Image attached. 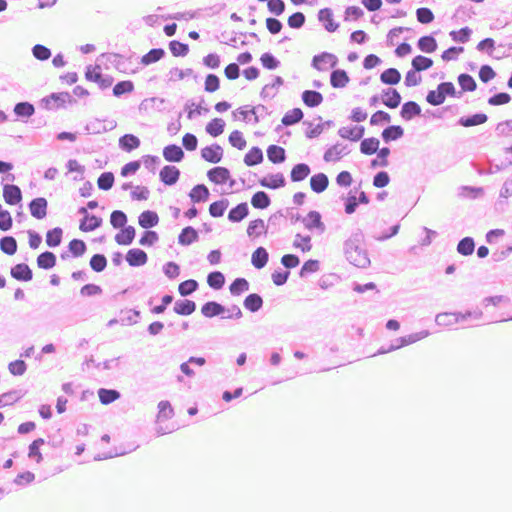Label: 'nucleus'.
Wrapping results in <instances>:
<instances>
[{"label": "nucleus", "mask_w": 512, "mask_h": 512, "mask_svg": "<svg viewBox=\"0 0 512 512\" xmlns=\"http://www.w3.org/2000/svg\"><path fill=\"white\" fill-rule=\"evenodd\" d=\"M363 243L364 234L361 229H356L343 245L346 259L358 268H367L370 265V259Z\"/></svg>", "instance_id": "nucleus-1"}, {"label": "nucleus", "mask_w": 512, "mask_h": 512, "mask_svg": "<svg viewBox=\"0 0 512 512\" xmlns=\"http://www.w3.org/2000/svg\"><path fill=\"white\" fill-rule=\"evenodd\" d=\"M76 99L69 92H53L40 100V107L53 111L65 108L66 104L76 103Z\"/></svg>", "instance_id": "nucleus-2"}, {"label": "nucleus", "mask_w": 512, "mask_h": 512, "mask_svg": "<svg viewBox=\"0 0 512 512\" xmlns=\"http://www.w3.org/2000/svg\"><path fill=\"white\" fill-rule=\"evenodd\" d=\"M170 102L165 98L150 97L144 99L139 105L140 113H147L150 108H153L159 112H169L170 108L167 106Z\"/></svg>", "instance_id": "nucleus-3"}, {"label": "nucleus", "mask_w": 512, "mask_h": 512, "mask_svg": "<svg viewBox=\"0 0 512 512\" xmlns=\"http://www.w3.org/2000/svg\"><path fill=\"white\" fill-rule=\"evenodd\" d=\"M323 64H328L331 68H335L338 64V58L336 55L330 52H321L312 58L311 66L318 70L323 71L325 68Z\"/></svg>", "instance_id": "nucleus-4"}, {"label": "nucleus", "mask_w": 512, "mask_h": 512, "mask_svg": "<svg viewBox=\"0 0 512 512\" xmlns=\"http://www.w3.org/2000/svg\"><path fill=\"white\" fill-rule=\"evenodd\" d=\"M223 148L217 144L213 143L201 149V158L206 162L217 164L223 158Z\"/></svg>", "instance_id": "nucleus-5"}, {"label": "nucleus", "mask_w": 512, "mask_h": 512, "mask_svg": "<svg viewBox=\"0 0 512 512\" xmlns=\"http://www.w3.org/2000/svg\"><path fill=\"white\" fill-rule=\"evenodd\" d=\"M28 208L30 214L38 220L44 219L47 215L48 201L44 197H36L33 198L29 204Z\"/></svg>", "instance_id": "nucleus-6"}, {"label": "nucleus", "mask_w": 512, "mask_h": 512, "mask_svg": "<svg viewBox=\"0 0 512 512\" xmlns=\"http://www.w3.org/2000/svg\"><path fill=\"white\" fill-rule=\"evenodd\" d=\"M180 170L174 165H165L159 173L160 181L166 186L175 185L180 178Z\"/></svg>", "instance_id": "nucleus-7"}, {"label": "nucleus", "mask_w": 512, "mask_h": 512, "mask_svg": "<svg viewBox=\"0 0 512 512\" xmlns=\"http://www.w3.org/2000/svg\"><path fill=\"white\" fill-rule=\"evenodd\" d=\"M3 198L8 205H17L22 201V191L15 184H3Z\"/></svg>", "instance_id": "nucleus-8"}, {"label": "nucleus", "mask_w": 512, "mask_h": 512, "mask_svg": "<svg viewBox=\"0 0 512 512\" xmlns=\"http://www.w3.org/2000/svg\"><path fill=\"white\" fill-rule=\"evenodd\" d=\"M318 20L324 26L325 30L332 33L338 30L340 24L333 19V11L331 8H322L317 14Z\"/></svg>", "instance_id": "nucleus-9"}, {"label": "nucleus", "mask_w": 512, "mask_h": 512, "mask_svg": "<svg viewBox=\"0 0 512 512\" xmlns=\"http://www.w3.org/2000/svg\"><path fill=\"white\" fill-rule=\"evenodd\" d=\"M10 275L17 281L29 282L33 279V271L26 263H18L11 267Z\"/></svg>", "instance_id": "nucleus-10"}, {"label": "nucleus", "mask_w": 512, "mask_h": 512, "mask_svg": "<svg viewBox=\"0 0 512 512\" xmlns=\"http://www.w3.org/2000/svg\"><path fill=\"white\" fill-rule=\"evenodd\" d=\"M125 259L131 267H141L148 262V255L140 248H132L126 253Z\"/></svg>", "instance_id": "nucleus-11"}, {"label": "nucleus", "mask_w": 512, "mask_h": 512, "mask_svg": "<svg viewBox=\"0 0 512 512\" xmlns=\"http://www.w3.org/2000/svg\"><path fill=\"white\" fill-rule=\"evenodd\" d=\"M303 224L306 229L312 231L314 229L323 233L326 229L325 224L322 221V216L318 211H310L305 218H303Z\"/></svg>", "instance_id": "nucleus-12"}, {"label": "nucleus", "mask_w": 512, "mask_h": 512, "mask_svg": "<svg viewBox=\"0 0 512 512\" xmlns=\"http://www.w3.org/2000/svg\"><path fill=\"white\" fill-rule=\"evenodd\" d=\"M226 307L217 301H207L201 306V314L206 318L224 316Z\"/></svg>", "instance_id": "nucleus-13"}, {"label": "nucleus", "mask_w": 512, "mask_h": 512, "mask_svg": "<svg viewBox=\"0 0 512 512\" xmlns=\"http://www.w3.org/2000/svg\"><path fill=\"white\" fill-rule=\"evenodd\" d=\"M259 184L268 189H279L286 185V179L282 173L268 174L259 179Z\"/></svg>", "instance_id": "nucleus-14"}, {"label": "nucleus", "mask_w": 512, "mask_h": 512, "mask_svg": "<svg viewBox=\"0 0 512 512\" xmlns=\"http://www.w3.org/2000/svg\"><path fill=\"white\" fill-rule=\"evenodd\" d=\"M207 177L211 182L222 185L230 179V170L226 167L216 166L208 170Z\"/></svg>", "instance_id": "nucleus-15"}, {"label": "nucleus", "mask_w": 512, "mask_h": 512, "mask_svg": "<svg viewBox=\"0 0 512 512\" xmlns=\"http://www.w3.org/2000/svg\"><path fill=\"white\" fill-rule=\"evenodd\" d=\"M163 157L168 162L179 163L184 159L185 153L179 145L169 144L163 149Z\"/></svg>", "instance_id": "nucleus-16"}, {"label": "nucleus", "mask_w": 512, "mask_h": 512, "mask_svg": "<svg viewBox=\"0 0 512 512\" xmlns=\"http://www.w3.org/2000/svg\"><path fill=\"white\" fill-rule=\"evenodd\" d=\"M488 120L487 114L478 112L472 115H465L457 120V124L462 127H473L486 123Z\"/></svg>", "instance_id": "nucleus-17"}, {"label": "nucleus", "mask_w": 512, "mask_h": 512, "mask_svg": "<svg viewBox=\"0 0 512 512\" xmlns=\"http://www.w3.org/2000/svg\"><path fill=\"white\" fill-rule=\"evenodd\" d=\"M382 95L386 97L382 99V102L389 109H395L401 104L402 97L395 88L390 87L383 89Z\"/></svg>", "instance_id": "nucleus-18"}, {"label": "nucleus", "mask_w": 512, "mask_h": 512, "mask_svg": "<svg viewBox=\"0 0 512 512\" xmlns=\"http://www.w3.org/2000/svg\"><path fill=\"white\" fill-rule=\"evenodd\" d=\"M364 126L341 127L338 130V135L341 138L348 139L353 142L361 140L364 136Z\"/></svg>", "instance_id": "nucleus-19"}, {"label": "nucleus", "mask_w": 512, "mask_h": 512, "mask_svg": "<svg viewBox=\"0 0 512 512\" xmlns=\"http://www.w3.org/2000/svg\"><path fill=\"white\" fill-rule=\"evenodd\" d=\"M120 229H121L120 232L117 233L114 237L115 242L118 245H123V246L131 245L136 236L135 228L131 225H127Z\"/></svg>", "instance_id": "nucleus-20"}, {"label": "nucleus", "mask_w": 512, "mask_h": 512, "mask_svg": "<svg viewBox=\"0 0 512 512\" xmlns=\"http://www.w3.org/2000/svg\"><path fill=\"white\" fill-rule=\"evenodd\" d=\"M349 151L347 150V145H343L341 143H337L331 147H329L324 155L323 159L325 162H336L340 160L341 156L347 155Z\"/></svg>", "instance_id": "nucleus-21"}, {"label": "nucleus", "mask_w": 512, "mask_h": 512, "mask_svg": "<svg viewBox=\"0 0 512 512\" xmlns=\"http://www.w3.org/2000/svg\"><path fill=\"white\" fill-rule=\"evenodd\" d=\"M421 107L415 101H407L405 102L400 110V116L405 121H410L413 118L421 115Z\"/></svg>", "instance_id": "nucleus-22"}, {"label": "nucleus", "mask_w": 512, "mask_h": 512, "mask_svg": "<svg viewBox=\"0 0 512 512\" xmlns=\"http://www.w3.org/2000/svg\"><path fill=\"white\" fill-rule=\"evenodd\" d=\"M199 240L198 231L192 226L184 227L178 235V243L181 246H189Z\"/></svg>", "instance_id": "nucleus-23"}, {"label": "nucleus", "mask_w": 512, "mask_h": 512, "mask_svg": "<svg viewBox=\"0 0 512 512\" xmlns=\"http://www.w3.org/2000/svg\"><path fill=\"white\" fill-rule=\"evenodd\" d=\"M249 215V207L246 202H241L228 212V220L232 223H239Z\"/></svg>", "instance_id": "nucleus-24"}, {"label": "nucleus", "mask_w": 512, "mask_h": 512, "mask_svg": "<svg viewBox=\"0 0 512 512\" xmlns=\"http://www.w3.org/2000/svg\"><path fill=\"white\" fill-rule=\"evenodd\" d=\"M328 185L329 178L323 172L316 173L310 178L311 190L317 194L324 192L328 188Z\"/></svg>", "instance_id": "nucleus-25"}, {"label": "nucleus", "mask_w": 512, "mask_h": 512, "mask_svg": "<svg viewBox=\"0 0 512 512\" xmlns=\"http://www.w3.org/2000/svg\"><path fill=\"white\" fill-rule=\"evenodd\" d=\"M116 126L117 123L114 120H111L110 127H107L101 120L94 119L87 123V125L85 126V131L88 134H101L113 130L114 128H116Z\"/></svg>", "instance_id": "nucleus-26"}, {"label": "nucleus", "mask_w": 512, "mask_h": 512, "mask_svg": "<svg viewBox=\"0 0 512 512\" xmlns=\"http://www.w3.org/2000/svg\"><path fill=\"white\" fill-rule=\"evenodd\" d=\"M159 223V216L155 211L145 210L138 216V224L144 229H151Z\"/></svg>", "instance_id": "nucleus-27"}, {"label": "nucleus", "mask_w": 512, "mask_h": 512, "mask_svg": "<svg viewBox=\"0 0 512 512\" xmlns=\"http://www.w3.org/2000/svg\"><path fill=\"white\" fill-rule=\"evenodd\" d=\"M141 144L140 139L134 134H124L119 138V148L125 152H132L133 150L139 148Z\"/></svg>", "instance_id": "nucleus-28"}, {"label": "nucleus", "mask_w": 512, "mask_h": 512, "mask_svg": "<svg viewBox=\"0 0 512 512\" xmlns=\"http://www.w3.org/2000/svg\"><path fill=\"white\" fill-rule=\"evenodd\" d=\"M404 136V128L400 125H389L383 129L381 138L385 143L396 141Z\"/></svg>", "instance_id": "nucleus-29"}, {"label": "nucleus", "mask_w": 512, "mask_h": 512, "mask_svg": "<svg viewBox=\"0 0 512 512\" xmlns=\"http://www.w3.org/2000/svg\"><path fill=\"white\" fill-rule=\"evenodd\" d=\"M196 309V303L189 299L177 300L173 307L174 312L181 316H189L193 314Z\"/></svg>", "instance_id": "nucleus-30"}, {"label": "nucleus", "mask_w": 512, "mask_h": 512, "mask_svg": "<svg viewBox=\"0 0 512 512\" xmlns=\"http://www.w3.org/2000/svg\"><path fill=\"white\" fill-rule=\"evenodd\" d=\"M349 81L350 78L345 70L333 68L330 74V84L333 88H344Z\"/></svg>", "instance_id": "nucleus-31"}, {"label": "nucleus", "mask_w": 512, "mask_h": 512, "mask_svg": "<svg viewBox=\"0 0 512 512\" xmlns=\"http://www.w3.org/2000/svg\"><path fill=\"white\" fill-rule=\"evenodd\" d=\"M301 99L307 107L315 108L323 102V95L316 90H304Z\"/></svg>", "instance_id": "nucleus-32"}, {"label": "nucleus", "mask_w": 512, "mask_h": 512, "mask_svg": "<svg viewBox=\"0 0 512 512\" xmlns=\"http://www.w3.org/2000/svg\"><path fill=\"white\" fill-rule=\"evenodd\" d=\"M210 192L206 185L197 184L189 192V197L193 203L206 202L209 199Z\"/></svg>", "instance_id": "nucleus-33"}, {"label": "nucleus", "mask_w": 512, "mask_h": 512, "mask_svg": "<svg viewBox=\"0 0 512 512\" xmlns=\"http://www.w3.org/2000/svg\"><path fill=\"white\" fill-rule=\"evenodd\" d=\"M269 260V253L266 248L260 246L254 250L251 256V263L256 269L264 268Z\"/></svg>", "instance_id": "nucleus-34"}, {"label": "nucleus", "mask_w": 512, "mask_h": 512, "mask_svg": "<svg viewBox=\"0 0 512 512\" xmlns=\"http://www.w3.org/2000/svg\"><path fill=\"white\" fill-rule=\"evenodd\" d=\"M36 263L40 269L49 270L56 265L57 257L51 251H44L37 256Z\"/></svg>", "instance_id": "nucleus-35"}, {"label": "nucleus", "mask_w": 512, "mask_h": 512, "mask_svg": "<svg viewBox=\"0 0 512 512\" xmlns=\"http://www.w3.org/2000/svg\"><path fill=\"white\" fill-rule=\"evenodd\" d=\"M311 173L310 166L306 163H298L294 165L290 172L292 182H301L305 180Z\"/></svg>", "instance_id": "nucleus-36"}, {"label": "nucleus", "mask_w": 512, "mask_h": 512, "mask_svg": "<svg viewBox=\"0 0 512 512\" xmlns=\"http://www.w3.org/2000/svg\"><path fill=\"white\" fill-rule=\"evenodd\" d=\"M266 152L268 160L273 164H281L286 160V151L281 146L275 144L269 145Z\"/></svg>", "instance_id": "nucleus-37"}, {"label": "nucleus", "mask_w": 512, "mask_h": 512, "mask_svg": "<svg viewBox=\"0 0 512 512\" xmlns=\"http://www.w3.org/2000/svg\"><path fill=\"white\" fill-rule=\"evenodd\" d=\"M458 197L465 199H478L484 195V189L482 187L462 185L458 188Z\"/></svg>", "instance_id": "nucleus-38"}, {"label": "nucleus", "mask_w": 512, "mask_h": 512, "mask_svg": "<svg viewBox=\"0 0 512 512\" xmlns=\"http://www.w3.org/2000/svg\"><path fill=\"white\" fill-rule=\"evenodd\" d=\"M264 160L263 152L258 146L252 147L244 156V163L248 167L261 164Z\"/></svg>", "instance_id": "nucleus-39"}, {"label": "nucleus", "mask_w": 512, "mask_h": 512, "mask_svg": "<svg viewBox=\"0 0 512 512\" xmlns=\"http://www.w3.org/2000/svg\"><path fill=\"white\" fill-rule=\"evenodd\" d=\"M437 47V41L433 34L422 36L417 41V48L424 53H433Z\"/></svg>", "instance_id": "nucleus-40"}, {"label": "nucleus", "mask_w": 512, "mask_h": 512, "mask_svg": "<svg viewBox=\"0 0 512 512\" xmlns=\"http://www.w3.org/2000/svg\"><path fill=\"white\" fill-rule=\"evenodd\" d=\"M26 391L23 390H10L0 395V408L14 404L23 398Z\"/></svg>", "instance_id": "nucleus-41"}, {"label": "nucleus", "mask_w": 512, "mask_h": 512, "mask_svg": "<svg viewBox=\"0 0 512 512\" xmlns=\"http://www.w3.org/2000/svg\"><path fill=\"white\" fill-rule=\"evenodd\" d=\"M243 305L252 313L258 312L263 307V298L257 293H251L245 297Z\"/></svg>", "instance_id": "nucleus-42"}, {"label": "nucleus", "mask_w": 512, "mask_h": 512, "mask_svg": "<svg viewBox=\"0 0 512 512\" xmlns=\"http://www.w3.org/2000/svg\"><path fill=\"white\" fill-rule=\"evenodd\" d=\"M304 117V113L300 108H293L287 111L281 119L282 125L289 127L299 123Z\"/></svg>", "instance_id": "nucleus-43"}, {"label": "nucleus", "mask_w": 512, "mask_h": 512, "mask_svg": "<svg viewBox=\"0 0 512 512\" xmlns=\"http://www.w3.org/2000/svg\"><path fill=\"white\" fill-rule=\"evenodd\" d=\"M380 141L375 137L364 138L360 143V152L364 155H373L380 148Z\"/></svg>", "instance_id": "nucleus-44"}, {"label": "nucleus", "mask_w": 512, "mask_h": 512, "mask_svg": "<svg viewBox=\"0 0 512 512\" xmlns=\"http://www.w3.org/2000/svg\"><path fill=\"white\" fill-rule=\"evenodd\" d=\"M166 52L163 48H152L141 57V64L144 66L151 65L164 58Z\"/></svg>", "instance_id": "nucleus-45"}, {"label": "nucleus", "mask_w": 512, "mask_h": 512, "mask_svg": "<svg viewBox=\"0 0 512 512\" xmlns=\"http://www.w3.org/2000/svg\"><path fill=\"white\" fill-rule=\"evenodd\" d=\"M267 233V226L265 225L264 220L258 218L249 222L247 227V235L250 238H255L260 236L261 234Z\"/></svg>", "instance_id": "nucleus-46"}, {"label": "nucleus", "mask_w": 512, "mask_h": 512, "mask_svg": "<svg viewBox=\"0 0 512 512\" xmlns=\"http://www.w3.org/2000/svg\"><path fill=\"white\" fill-rule=\"evenodd\" d=\"M102 224H103L102 218L92 214L86 220L85 219L80 220L79 229L82 232H91V231H94V230L98 229L99 227H101Z\"/></svg>", "instance_id": "nucleus-47"}, {"label": "nucleus", "mask_w": 512, "mask_h": 512, "mask_svg": "<svg viewBox=\"0 0 512 512\" xmlns=\"http://www.w3.org/2000/svg\"><path fill=\"white\" fill-rule=\"evenodd\" d=\"M44 444L45 440L43 438H37L33 440L28 447V457L38 464L43 461V455L40 451V447Z\"/></svg>", "instance_id": "nucleus-48"}, {"label": "nucleus", "mask_w": 512, "mask_h": 512, "mask_svg": "<svg viewBox=\"0 0 512 512\" xmlns=\"http://www.w3.org/2000/svg\"><path fill=\"white\" fill-rule=\"evenodd\" d=\"M14 113L18 118L27 119L35 113V107L27 101L18 102L14 106Z\"/></svg>", "instance_id": "nucleus-49"}, {"label": "nucleus", "mask_w": 512, "mask_h": 512, "mask_svg": "<svg viewBox=\"0 0 512 512\" xmlns=\"http://www.w3.org/2000/svg\"><path fill=\"white\" fill-rule=\"evenodd\" d=\"M401 80V74L396 68H388L380 74V81L385 85H396Z\"/></svg>", "instance_id": "nucleus-50"}, {"label": "nucleus", "mask_w": 512, "mask_h": 512, "mask_svg": "<svg viewBox=\"0 0 512 512\" xmlns=\"http://www.w3.org/2000/svg\"><path fill=\"white\" fill-rule=\"evenodd\" d=\"M63 238V230L61 227H55L47 231L46 233V244L50 248L58 247Z\"/></svg>", "instance_id": "nucleus-51"}, {"label": "nucleus", "mask_w": 512, "mask_h": 512, "mask_svg": "<svg viewBox=\"0 0 512 512\" xmlns=\"http://www.w3.org/2000/svg\"><path fill=\"white\" fill-rule=\"evenodd\" d=\"M225 125L226 123L223 119L214 118L207 123L205 131L212 137H218L224 132Z\"/></svg>", "instance_id": "nucleus-52"}, {"label": "nucleus", "mask_w": 512, "mask_h": 512, "mask_svg": "<svg viewBox=\"0 0 512 512\" xmlns=\"http://www.w3.org/2000/svg\"><path fill=\"white\" fill-rule=\"evenodd\" d=\"M270 204V196L265 191H257L251 198V205L255 209H266Z\"/></svg>", "instance_id": "nucleus-53"}, {"label": "nucleus", "mask_w": 512, "mask_h": 512, "mask_svg": "<svg viewBox=\"0 0 512 512\" xmlns=\"http://www.w3.org/2000/svg\"><path fill=\"white\" fill-rule=\"evenodd\" d=\"M121 396L120 392L115 389L100 388L98 390V397L102 404L109 405L119 399Z\"/></svg>", "instance_id": "nucleus-54"}, {"label": "nucleus", "mask_w": 512, "mask_h": 512, "mask_svg": "<svg viewBox=\"0 0 512 512\" xmlns=\"http://www.w3.org/2000/svg\"><path fill=\"white\" fill-rule=\"evenodd\" d=\"M457 252L463 256H470L475 250V241L472 237H464L457 244Z\"/></svg>", "instance_id": "nucleus-55"}, {"label": "nucleus", "mask_w": 512, "mask_h": 512, "mask_svg": "<svg viewBox=\"0 0 512 512\" xmlns=\"http://www.w3.org/2000/svg\"><path fill=\"white\" fill-rule=\"evenodd\" d=\"M87 245L82 239L74 238L68 244V252L75 258L85 254Z\"/></svg>", "instance_id": "nucleus-56"}, {"label": "nucleus", "mask_w": 512, "mask_h": 512, "mask_svg": "<svg viewBox=\"0 0 512 512\" xmlns=\"http://www.w3.org/2000/svg\"><path fill=\"white\" fill-rule=\"evenodd\" d=\"M457 80L463 92H473L477 89L475 79L468 73H461Z\"/></svg>", "instance_id": "nucleus-57"}, {"label": "nucleus", "mask_w": 512, "mask_h": 512, "mask_svg": "<svg viewBox=\"0 0 512 512\" xmlns=\"http://www.w3.org/2000/svg\"><path fill=\"white\" fill-rule=\"evenodd\" d=\"M17 241L13 236H3L0 239V249L3 253L12 256L17 252Z\"/></svg>", "instance_id": "nucleus-58"}, {"label": "nucleus", "mask_w": 512, "mask_h": 512, "mask_svg": "<svg viewBox=\"0 0 512 512\" xmlns=\"http://www.w3.org/2000/svg\"><path fill=\"white\" fill-rule=\"evenodd\" d=\"M376 153H377V158L371 160L370 167L371 168L387 167L389 164L388 157L391 153L390 148L382 147Z\"/></svg>", "instance_id": "nucleus-59"}, {"label": "nucleus", "mask_w": 512, "mask_h": 512, "mask_svg": "<svg viewBox=\"0 0 512 512\" xmlns=\"http://www.w3.org/2000/svg\"><path fill=\"white\" fill-rule=\"evenodd\" d=\"M207 284L214 290H220L225 285V276L220 271H212L207 275Z\"/></svg>", "instance_id": "nucleus-60"}, {"label": "nucleus", "mask_w": 512, "mask_h": 512, "mask_svg": "<svg viewBox=\"0 0 512 512\" xmlns=\"http://www.w3.org/2000/svg\"><path fill=\"white\" fill-rule=\"evenodd\" d=\"M433 63L434 62L431 58L423 55H417L412 59L411 66L415 71L420 73L421 71L431 68Z\"/></svg>", "instance_id": "nucleus-61"}, {"label": "nucleus", "mask_w": 512, "mask_h": 512, "mask_svg": "<svg viewBox=\"0 0 512 512\" xmlns=\"http://www.w3.org/2000/svg\"><path fill=\"white\" fill-rule=\"evenodd\" d=\"M158 409H159L158 415H157L158 422L171 419L174 415V409H173L171 403L167 400L160 401L158 403Z\"/></svg>", "instance_id": "nucleus-62"}, {"label": "nucleus", "mask_w": 512, "mask_h": 512, "mask_svg": "<svg viewBox=\"0 0 512 512\" xmlns=\"http://www.w3.org/2000/svg\"><path fill=\"white\" fill-rule=\"evenodd\" d=\"M249 282L243 277L236 278L229 286L231 295L239 296L249 290Z\"/></svg>", "instance_id": "nucleus-63"}, {"label": "nucleus", "mask_w": 512, "mask_h": 512, "mask_svg": "<svg viewBox=\"0 0 512 512\" xmlns=\"http://www.w3.org/2000/svg\"><path fill=\"white\" fill-rule=\"evenodd\" d=\"M199 283L195 279H188L181 282L178 286V292L182 297H187L197 291Z\"/></svg>", "instance_id": "nucleus-64"}]
</instances>
